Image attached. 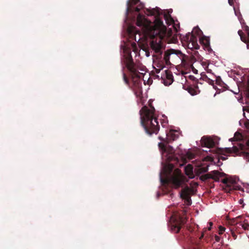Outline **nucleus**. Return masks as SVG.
<instances>
[{
  "mask_svg": "<svg viewBox=\"0 0 249 249\" xmlns=\"http://www.w3.org/2000/svg\"><path fill=\"white\" fill-rule=\"evenodd\" d=\"M198 53V52H197V51H195V53H194V54H196V53Z\"/></svg>",
  "mask_w": 249,
  "mask_h": 249,
  "instance_id": "43",
  "label": "nucleus"
},
{
  "mask_svg": "<svg viewBox=\"0 0 249 249\" xmlns=\"http://www.w3.org/2000/svg\"><path fill=\"white\" fill-rule=\"evenodd\" d=\"M155 111V108L151 105L149 107L145 106L140 111L141 123L145 132L150 136L157 134L160 129Z\"/></svg>",
  "mask_w": 249,
  "mask_h": 249,
  "instance_id": "2",
  "label": "nucleus"
},
{
  "mask_svg": "<svg viewBox=\"0 0 249 249\" xmlns=\"http://www.w3.org/2000/svg\"><path fill=\"white\" fill-rule=\"evenodd\" d=\"M204 235V232H202L201 235L198 240L191 239V249H201V244L200 240L203 238Z\"/></svg>",
  "mask_w": 249,
  "mask_h": 249,
  "instance_id": "14",
  "label": "nucleus"
},
{
  "mask_svg": "<svg viewBox=\"0 0 249 249\" xmlns=\"http://www.w3.org/2000/svg\"><path fill=\"white\" fill-rule=\"evenodd\" d=\"M242 28L247 33L249 32V27L247 25H245L244 26H243Z\"/></svg>",
  "mask_w": 249,
  "mask_h": 249,
  "instance_id": "32",
  "label": "nucleus"
},
{
  "mask_svg": "<svg viewBox=\"0 0 249 249\" xmlns=\"http://www.w3.org/2000/svg\"><path fill=\"white\" fill-rule=\"evenodd\" d=\"M228 2H229V4L231 6H232L234 4L233 0H228Z\"/></svg>",
  "mask_w": 249,
  "mask_h": 249,
  "instance_id": "37",
  "label": "nucleus"
},
{
  "mask_svg": "<svg viewBox=\"0 0 249 249\" xmlns=\"http://www.w3.org/2000/svg\"><path fill=\"white\" fill-rule=\"evenodd\" d=\"M214 239H215V240L216 241V242H219L220 241V238L219 236L217 235H215L214 236Z\"/></svg>",
  "mask_w": 249,
  "mask_h": 249,
  "instance_id": "34",
  "label": "nucleus"
},
{
  "mask_svg": "<svg viewBox=\"0 0 249 249\" xmlns=\"http://www.w3.org/2000/svg\"><path fill=\"white\" fill-rule=\"evenodd\" d=\"M187 155L188 156V158L190 159H192L194 158V155L193 154L191 153H187Z\"/></svg>",
  "mask_w": 249,
  "mask_h": 249,
  "instance_id": "35",
  "label": "nucleus"
},
{
  "mask_svg": "<svg viewBox=\"0 0 249 249\" xmlns=\"http://www.w3.org/2000/svg\"><path fill=\"white\" fill-rule=\"evenodd\" d=\"M159 139L161 141H163V139L161 138L160 137H159Z\"/></svg>",
  "mask_w": 249,
  "mask_h": 249,
  "instance_id": "42",
  "label": "nucleus"
},
{
  "mask_svg": "<svg viewBox=\"0 0 249 249\" xmlns=\"http://www.w3.org/2000/svg\"><path fill=\"white\" fill-rule=\"evenodd\" d=\"M163 68V66H161L160 68V69H156V68H155V72L157 73H159L160 71V70L161 69H162Z\"/></svg>",
  "mask_w": 249,
  "mask_h": 249,
  "instance_id": "33",
  "label": "nucleus"
},
{
  "mask_svg": "<svg viewBox=\"0 0 249 249\" xmlns=\"http://www.w3.org/2000/svg\"><path fill=\"white\" fill-rule=\"evenodd\" d=\"M240 39L242 41L247 44V49H249V41L248 39L246 37L245 35H244L243 36H240Z\"/></svg>",
  "mask_w": 249,
  "mask_h": 249,
  "instance_id": "27",
  "label": "nucleus"
},
{
  "mask_svg": "<svg viewBox=\"0 0 249 249\" xmlns=\"http://www.w3.org/2000/svg\"><path fill=\"white\" fill-rule=\"evenodd\" d=\"M183 88L192 96L197 95L200 92L197 85L194 86H184Z\"/></svg>",
  "mask_w": 249,
  "mask_h": 249,
  "instance_id": "13",
  "label": "nucleus"
},
{
  "mask_svg": "<svg viewBox=\"0 0 249 249\" xmlns=\"http://www.w3.org/2000/svg\"><path fill=\"white\" fill-rule=\"evenodd\" d=\"M243 89L246 97V104L248 105L249 101V79L247 82L243 83Z\"/></svg>",
  "mask_w": 249,
  "mask_h": 249,
  "instance_id": "17",
  "label": "nucleus"
},
{
  "mask_svg": "<svg viewBox=\"0 0 249 249\" xmlns=\"http://www.w3.org/2000/svg\"><path fill=\"white\" fill-rule=\"evenodd\" d=\"M232 234L233 236H235V234L233 232H232Z\"/></svg>",
  "mask_w": 249,
  "mask_h": 249,
  "instance_id": "44",
  "label": "nucleus"
},
{
  "mask_svg": "<svg viewBox=\"0 0 249 249\" xmlns=\"http://www.w3.org/2000/svg\"><path fill=\"white\" fill-rule=\"evenodd\" d=\"M185 172L186 175H187L189 178H194L195 176L193 173V167L192 165H187L185 168Z\"/></svg>",
  "mask_w": 249,
  "mask_h": 249,
  "instance_id": "20",
  "label": "nucleus"
},
{
  "mask_svg": "<svg viewBox=\"0 0 249 249\" xmlns=\"http://www.w3.org/2000/svg\"><path fill=\"white\" fill-rule=\"evenodd\" d=\"M196 185H198V184L197 183H195Z\"/></svg>",
  "mask_w": 249,
  "mask_h": 249,
  "instance_id": "45",
  "label": "nucleus"
},
{
  "mask_svg": "<svg viewBox=\"0 0 249 249\" xmlns=\"http://www.w3.org/2000/svg\"><path fill=\"white\" fill-rule=\"evenodd\" d=\"M174 27L175 29L176 30V32H178V30H177L176 25L175 24L174 25Z\"/></svg>",
  "mask_w": 249,
  "mask_h": 249,
  "instance_id": "41",
  "label": "nucleus"
},
{
  "mask_svg": "<svg viewBox=\"0 0 249 249\" xmlns=\"http://www.w3.org/2000/svg\"><path fill=\"white\" fill-rule=\"evenodd\" d=\"M195 190L193 188H190L188 186H185L182 189L180 193V197L185 200L187 205H191L192 200L190 194H193Z\"/></svg>",
  "mask_w": 249,
  "mask_h": 249,
  "instance_id": "7",
  "label": "nucleus"
},
{
  "mask_svg": "<svg viewBox=\"0 0 249 249\" xmlns=\"http://www.w3.org/2000/svg\"><path fill=\"white\" fill-rule=\"evenodd\" d=\"M224 175V173H220L217 170H213L210 173L201 176L199 179L202 181H205L208 179L212 178L215 181H219V178Z\"/></svg>",
  "mask_w": 249,
  "mask_h": 249,
  "instance_id": "10",
  "label": "nucleus"
},
{
  "mask_svg": "<svg viewBox=\"0 0 249 249\" xmlns=\"http://www.w3.org/2000/svg\"><path fill=\"white\" fill-rule=\"evenodd\" d=\"M158 146L162 152L167 153L168 154H172L174 152L173 148L170 145L166 146L163 143L159 142Z\"/></svg>",
  "mask_w": 249,
  "mask_h": 249,
  "instance_id": "16",
  "label": "nucleus"
},
{
  "mask_svg": "<svg viewBox=\"0 0 249 249\" xmlns=\"http://www.w3.org/2000/svg\"><path fill=\"white\" fill-rule=\"evenodd\" d=\"M165 76L166 79L162 78L161 76V78L164 81V84L166 86L171 85L173 82V76L172 72L168 70L165 71Z\"/></svg>",
  "mask_w": 249,
  "mask_h": 249,
  "instance_id": "15",
  "label": "nucleus"
},
{
  "mask_svg": "<svg viewBox=\"0 0 249 249\" xmlns=\"http://www.w3.org/2000/svg\"><path fill=\"white\" fill-rule=\"evenodd\" d=\"M225 231V228L222 226H219V234H222Z\"/></svg>",
  "mask_w": 249,
  "mask_h": 249,
  "instance_id": "29",
  "label": "nucleus"
},
{
  "mask_svg": "<svg viewBox=\"0 0 249 249\" xmlns=\"http://www.w3.org/2000/svg\"><path fill=\"white\" fill-rule=\"evenodd\" d=\"M243 110H246L247 111H249V107H243Z\"/></svg>",
  "mask_w": 249,
  "mask_h": 249,
  "instance_id": "38",
  "label": "nucleus"
},
{
  "mask_svg": "<svg viewBox=\"0 0 249 249\" xmlns=\"http://www.w3.org/2000/svg\"><path fill=\"white\" fill-rule=\"evenodd\" d=\"M235 181L231 179L225 178L222 180V182L226 185V188L229 190H231V185L230 184H233Z\"/></svg>",
  "mask_w": 249,
  "mask_h": 249,
  "instance_id": "21",
  "label": "nucleus"
},
{
  "mask_svg": "<svg viewBox=\"0 0 249 249\" xmlns=\"http://www.w3.org/2000/svg\"><path fill=\"white\" fill-rule=\"evenodd\" d=\"M140 0H129L127 1V8L126 10V16H128L129 13L136 11L139 12L143 7V5L140 4L138 6L134 7V6L137 4Z\"/></svg>",
  "mask_w": 249,
  "mask_h": 249,
  "instance_id": "8",
  "label": "nucleus"
},
{
  "mask_svg": "<svg viewBox=\"0 0 249 249\" xmlns=\"http://www.w3.org/2000/svg\"><path fill=\"white\" fill-rule=\"evenodd\" d=\"M192 69H193V72H194V73H197V71L196 70V69L194 68V67H192Z\"/></svg>",
  "mask_w": 249,
  "mask_h": 249,
  "instance_id": "39",
  "label": "nucleus"
},
{
  "mask_svg": "<svg viewBox=\"0 0 249 249\" xmlns=\"http://www.w3.org/2000/svg\"><path fill=\"white\" fill-rule=\"evenodd\" d=\"M149 15H156L154 22H151L145 17L139 14L137 18L136 24L140 27L143 34L148 36L152 40L150 42L151 49L160 55L162 54L163 44L162 39L170 33H167L166 26L163 21L158 17L161 14V10L157 9H147Z\"/></svg>",
  "mask_w": 249,
  "mask_h": 249,
  "instance_id": "1",
  "label": "nucleus"
},
{
  "mask_svg": "<svg viewBox=\"0 0 249 249\" xmlns=\"http://www.w3.org/2000/svg\"><path fill=\"white\" fill-rule=\"evenodd\" d=\"M172 55H183V54L182 53L181 51L179 50H176L174 49H169L166 52H165L164 55V60L165 61V62L166 64L169 65L170 64V56Z\"/></svg>",
  "mask_w": 249,
  "mask_h": 249,
  "instance_id": "11",
  "label": "nucleus"
},
{
  "mask_svg": "<svg viewBox=\"0 0 249 249\" xmlns=\"http://www.w3.org/2000/svg\"><path fill=\"white\" fill-rule=\"evenodd\" d=\"M187 221L186 217L179 216L176 219L173 224L171 225V231L175 233L179 232L181 228L185 224Z\"/></svg>",
  "mask_w": 249,
  "mask_h": 249,
  "instance_id": "9",
  "label": "nucleus"
},
{
  "mask_svg": "<svg viewBox=\"0 0 249 249\" xmlns=\"http://www.w3.org/2000/svg\"><path fill=\"white\" fill-rule=\"evenodd\" d=\"M167 138L165 140V142L166 143H168L177 139L178 137V135L175 134L174 131L171 130L167 134Z\"/></svg>",
  "mask_w": 249,
  "mask_h": 249,
  "instance_id": "18",
  "label": "nucleus"
},
{
  "mask_svg": "<svg viewBox=\"0 0 249 249\" xmlns=\"http://www.w3.org/2000/svg\"><path fill=\"white\" fill-rule=\"evenodd\" d=\"M193 31L195 32L196 35H199V34L202 32L198 27H195L193 29Z\"/></svg>",
  "mask_w": 249,
  "mask_h": 249,
  "instance_id": "28",
  "label": "nucleus"
},
{
  "mask_svg": "<svg viewBox=\"0 0 249 249\" xmlns=\"http://www.w3.org/2000/svg\"><path fill=\"white\" fill-rule=\"evenodd\" d=\"M164 18L166 21L167 24L171 25L174 23V19L170 15L164 14Z\"/></svg>",
  "mask_w": 249,
  "mask_h": 249,
  "instance_id": "23",
  "label": "nucleus"
},
{
  "mask_svg": "<svg viewBox=\"0 0 249 249\" xmlns=\"http://www.w3.org/2000/svg\"><path fill=\"white\" fill-rule=\"evenodd\" d=\"M238 34L239 35L240 37L244 35L242 31L240 30L238 31Z\"/></svg>",
  "mask_w": 249,
  "mask_h": 249,
  "instance_id": "36",
  "label": "nucleus"
},
{
  "mask_svg": "<svg viewBox=\"0 0 249 249\" xmlns=\"http://www.w3.org/2000/svg\"><path fill=\"white\" fill-rule=\"evenodd\" d=\"M124 63L127 69L129 75L134 84H138L140 78L143 75L142 71H144V66L139 62H134L130 53L124 56Z\"/></svg>",
  "mask_w": 249,
  "mask_h": 249,
  "instance_id": "4",
  "label": "nucleus"
},
{
  "mask_svg": "<svg viewBox=\"0 0 249 249\" xmlns=\"http://www.w3.org/2000/svg\"><path fill=\"white\" fill-rule=\"evenodd\" d=\"M246 144L247 145H245L241 142H238L237 145H234L232 147L226 148L224 150V152L228 154H233V156L237 155L242 152H244L246 146L249 147V139L246 142Z\"/></svg>",
  "mask_w": 249,
  "mask_h": 249,
  "instance_id": "6",
  "label": "nucleus"
},
{
  "mask_svg": "<svg viewBox=\"0 0 249 249\" xmlns=\"http://www.w3.org/2000/svg\"><path fill=\"white\" fill-rule=\"evenodd\" d=\"M210 226H212L213 225V223L212 222H210ZM211 229V227H209L208 230L210 231Z\"/></svg>",
  "mask_w": 249,
  "mask_h": 249,
  "instance_id": "40",
  "label": "nucleus"
},
{
  "mask_svg": "<svg viewBox=\"0 0 249 249\" xmlns=\"http://www.w3.org/2000/svg\"><path fill=\"white\" fill-rule=\"evenodd\" d=\"M238 19L240 21V22L242 27H243V26H244L245 25H246L244 19L242 17L241 18L238 17Z\"/></svg>",
  "mask_w": 249,
  "mask_h": 249,
  "instance_id": "30",
  "label": "nucleus"
},
{
  "mask_svg": "<svg viewBox=\"0 0 249 249\" xmlns=\"http://www.w3.org/2000/svg\"><path fill=\"white\" fill-rule=\"evenodd\" d=\"M173 168L174 166L172 164L164 166L160 174V180L163 186H165L170 184L174 188L178 189L181 186L185 180H183L180 171L178 169H176L172 174Z\"/></svg>",
  "mask_w": 249,
  "mask_h": 249,
  "instance_id": "3",
  "label": "nucleus"
},
{
  "mask_svg": "<svg viewBox=\"0 0 249 249\" xmlns=\"http://www.w3.org/2000/svg\"><path fill=\"white\" fill-rule=\"evenodd\" d=\"M244 230H248L249 228V224L247 222V220H244L243 223L240 222L238 223Z\"/></svg>",
  "mask_w": 249,
  "mask_h": 249,
  "instance_id": "24",
  "label": "nucleus"
},
{
  "mask_svg": "<svg viewBox=\"0 0 249 249\" xmlns=\"http://www.w3.org/2000/svg\"><path fill=\"white\" fill-rule=\"evenodd\" d=\"M234 12H235V15L236 16H237L238 18V17H239V18H241L242 17V15H241V14L240 12H238V11H236L235 9H234Z\"/></svg>",
  "mask_w": 249,
  "mask_h": 249,
  "instance_id": "31",
  "label": "nucleus"
},
{
  "mask_svg": "<svg viewBox=\"0 0 249 249\" xmlns=\"http://www.w3.org/2000/svg\"><path fill=\"white\" fill-rule=\"evenodd\" d=\"M124 67H123V70H122L123 71V80H124V83H125V84H126L127 85H129V80L128 78H127L126 74L124 71Z\"/></svg>",
  "mask_w": 249,
  "mask_h": 249,
  "instance_id": "26",
  "label": "nucleus"
},
{
  "mask_svg": "<svg viewBox=\"0 0 249 249\" xmlns=\"http://www.w3.org/2000/svg\"><path fill=\"white\" fill-rule=\"evenodd\" d=\"M182 41L184 45L186 46L188 49L196 50L199 48V46L197 43V38L196 35L192 33H188L185 36L182 38Z\"/></svg>",
  "mask_w": 249,
  "mask_h": 249,
  "instance_id": "5",
  "label": "nucleus"
},
{
  "mask_svg": "<svg viewBox=\"0 0 249 249\" xmlns=\"http://www.w3.org/2000/svg\"><path fill=\"white\" fill-rule=\"evenodd\" d=\"M200 43L203 45L205 48L208 50L209 51L211 50L210 45V39L209 37L206 36H203L200 39Z\"/></svg>",
  "mask_w": 249,
  "mask_h": 249,
  "instance_id": "19",
  "label": "nucleus"
},
{
  "mask_svg": "<svg viewBox=\"0 0 249 249\" xmlns=\"http://www.w3.org/2000/svg\"><path fill=\"white\" fill-rule=\"evenodd\" d=\"M202 145L208 148H212L215 146V142L211 137L203 136L201 138Z\"/></svg>",
  "mask_w": 249,
  "mask_h": 249,
  "instance_id": "12",
  "label": "nucleus"
},
{
  "mask_svg": "<svg viewBox=\"0 0 249 249\" xmlns=\"http://www.w3.org/2000/svg\"><path fill=\"white\" fill-rule=\"evenodd\" d=\"M241 140H242V135L239 132H236L234 134V137L230 139L229 140L231 142H233V141L239 142Z\"/></svg>",
  "mask_w": 249,
  "mask_h": 249,
  "instance_id": "22",
  "label": "nucleus"
},
{
  "mask_svg": "<svg viewBox=\"0 0 249 249\" xmlns=\"http://www.w3.org/2000/svg\"><path fill=\"white\" fill-rule=\"evenodd\" d=\"M208 170V166L200 167L197 169V173L198 174H200L203 173H206Z\"/></svg>",
  "mask_w": 249,
  "mask_h": 249,
  "instance_id": "25",
  "label": "nucleus"
}]
</instances>
